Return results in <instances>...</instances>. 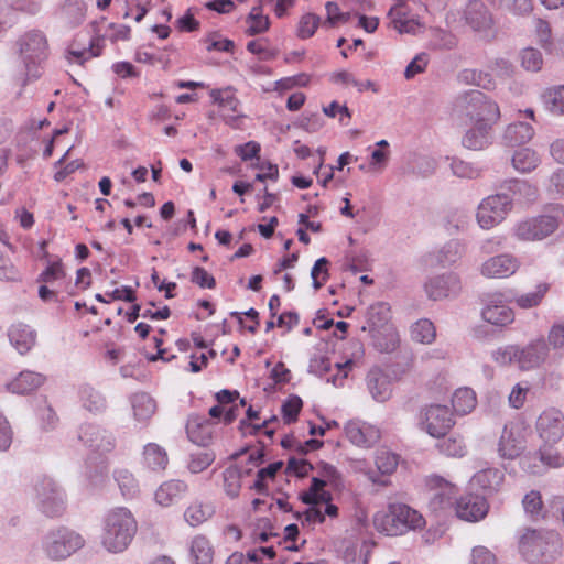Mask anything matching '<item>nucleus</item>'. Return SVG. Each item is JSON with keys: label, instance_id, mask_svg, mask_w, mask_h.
<instances>
[{"label": "nucleus", "instance_id": "3", "mask_svg": "<svg viewBox=\"0 0 564 564\" xmlns=\"http://www.w3.org/2000/svg\"><path fill=\"white\" fill-rule=\"evenodd\" d=\"M33 500L39 511L47 518L62 517L66 510L65 490L46 475L34 479Z\"/></svg>", "mask_w": 564, "mask_h": 564}, {"label": "nucleus", "instance_id": "64", "mask_svg": "<svg viewBox=\"0 0 564 564\" xmlns=\"http://www.w3.org/2000/svg\"><path fill=\"white\" fill-rule=\"evenodd\" d=\"M547 346L553 349L564 347V321L554 323L547 333Z\"/></svg>", "mask_w": 564, "mask_h": 564}, {"label": "nucleus", "instance_id": "58", "mask_svg": "<svg viewBox=\"0 0 564 564\" xmlns=\"http://www.w3.org/2000/svg\"><path fill=\"white\" fill-rule=\"evenodd\" d=\"M523 508L533 519L543 517V501L539 491L531 490L522 500Z\"/></svg>", "mask_w": 564, "mask_h": 564}, {"label": "nucleus", "instance_id": "5", "mask_svg": "<svg viewBox=\"0 0 564 564\" xmlns=\"http://www.w3.org/2000/svg\"><path fill=\"white\" fill-rule=\"evenodd\" d=\"M457 104L474 123H490L494 127L499 118V106L482 91L471 89L458 97Z\"/></svg>", "mask_w": 564, "mask_h": 564}, {"label": "nucleus", "instance_id": "50", "mask_svg": "<svg viewBox=\"0 0 564 564\" xmlns=\"http://www.w3.org/2000/svg\"><path fill=\"white\" fill-rule=\"evenodd\" d=\"M113 477L123 497L133 498L138 494V484L130 471L119 469L115 471Z\"/></svg>", "mask_w": 564, "mask_h": 564}, {"label": "nucleus", "instance_id": "54", "mask_svg": "<svg viewBox=\"0 0 564 564\" xmlns=\"http://www.w3.org/2000/svg\"><path fill=\"white\" fill-rule=\"evenodd\" d=\"M520 58L521 66L525 70L533 73L541 70L543 65V57L539 50L533 47H527L521 51Z\"/></svg>", "mask_w": 564, "mask_h": 564}, {"label": "nucleus", "instance_id": "2", "mask_svg": "<svg viewBox=\"0 0 564 564\" xmlns=\"http://www.w3.org/2000/svg\"><path fill=\"white\" fill-rule=\"evenodd\" d=\"M423 523V517L403 503H390L386 513L375 517L377 529L390 536L402 535L410 530L421 528Z\"/></svg>", "mask_w": 564, "mask_h": 564}, {"label": "nucleus", "instance_id": "63", "mask_svg": "<svg viewBox=\"0 0 564 564\" xmlns=\"http://www.w3.org/2000/svg\"><path fill=\"white\" fill-rule=\"evenodd\" d=\"M470 564H498L496 554L486 546L477 545L473 547L470 554Z\"/></svg>", "mask_w": 564, "mask_h": 564}, {"label": "nucleus", "instance_id": "4", "mask_svg": "<svg viewBox=\"0 0 564 564\" xmlns=\"http://www.w3.org/2000/svg\"><path fill=\"white\" fill-rule=\"evenodd\" d=\"M20 57L25 67L28 79H37L41 76L40 65L47 57V40L37 30L24 33L18 41Z\"/></svg>", "mask_w": 564, "mask_h": 564}, {"label": "nucleus", "instance_id": "19", "mask_svg": "<svg viewBox=\"0 0 564 564\" xmlns=\"http://www.w3.org/2000/svg\"><path fill=\"white\" fill-rule=\"evenodd\" d=\"M366 386L372 399L377 402H386L392 395L391 378L379 367H372L368 371Z\"/></svg>", "mask_w": 564, "mask_h": 564}, {"label": "nucleus", "instance_id": "15", "mask_svg": "<svg viewBox=\"0 0 564 564\" xmlns=\"http://www.w3.org/2000/svg\"><path fill=\"white\" fill-rule=\"evenodd\" d=\"M489 506L485 496L467 494L459 497L455 502L456 514L459 519L468 522H477L486 517Z\"/></svg>", "mask_w": 564, "mask_h": 564}, {"label": "nucleus", "instance_id": "46", "mask_svg": "<svg viewBox=\"0 0 564 564\" xmlns=\"http://www.w3.org/2000/svg\"><path fill=\"white\" fill-rule=\"evenodd\" d=\"M86 13L84 0H65L62 7V14L72 25H78Z\"/></svg>", "mask_w": 564, "mask_h": 564}, {"label": "nucleus", "instance_id": "56", "mask_svg": "<svg viewBox=\"0 0 564 564\" xmlns=\"http://www.w3.org/2000/svg\"><path fill=\"white\" fill-rule=\"evenodd\" d=\"M282 468V460H276L264 468H260L257 471V477L250 488L256 489L258 492H262L265 488V481L273 479L278 470Z\"/></svg>", "mask_w": 564, "mask_h": 564}, {"label": "nucleus", "instance_id": "31", "mask_svg": "<svg viewBox=\"0 0 564 564\" xmlns=\"http://www.w3.org/2000/svg\"><path fill=\"white\" fill-rule=\"evenodd\" d=\"M142 463L153 471L164 470L169 464L167 453L159 444L148 443L143 447Z\"/></svg>", "mask_w": 564, "mask_h": 564}, {"label": "nucleus", "instance_id": "17", "mask_svg": "<svg viewBox=\"0 0 564 564\" xmlns=\"http://www.w3.org/2000/svg\"><path fill=\"white\" fill-rule=\"evenodd\" d=\"M520 267V261L512 254L502 253L485 261L481 265V274L486 278L503 279L514 274Z\"/></svg>", "mask_w": 564, "mask_h": 564}, {"label": "nucleus", "instance_id": "9", "mask_svg": "<svg viewBox=\"0 0 564 564\" xmlns=\"http://www.w3.org/2000/svg\"><path fill=\"white\" fill-rule=\"evenodd\" d=\"M512 209V199L507 194L490 195L478 206L477 221L484 229H490L500 224Z\"/></svg>", "mask_w": 564, "mask_h": 564}, {"label": "nucleus", "instance_id": "60", "mask_svg": "<svg viewBox=\"0 0 564 564\" xmlns=\"http://www.w3.org/2000/svg\"><path fill=\"white\" fill-rule=\"evenodd\" d=\"M215 460V454L212 452H198L191 455L188 469L193 474H198L208 468Z\"/></svg>", "mask_w": 564, "mask_h": 564}, {"label": "nucleus", "instance_id": "12", "mask_svg": "<svg viewBox=\"0 0 564 564\" xmlns=\"http://www.w3.org/2000/svg\"><path fill=\"white\" fill-rule=\"evenodd\" d=\"M535 427L544 443L555 444L564 436V415L557 409H547L539 415Z\"/></svg>", "mask_w": 564, "mask_h": 564}, {"label": "nucleus", "instance_id": "23", "mask_svg": "<svg viewBox=\"0 0 564 564\" xmlns=\"http://www.w3.org/2000/svg\"><path fill=\"white\" fill-rule=\"evenodd\" d=\"M432 482L434 488L430 498V507L434 511L451 507L457 494V488L441 477H435Z\"/></svg>", "mask_w": 564, "mask_h": 564}, {"label": "nucleus", "instance_id": "36", "mask_svg": "<svg viewBox=\"0 0 564 564\" xmlns=\"http://www.w3.org/2000/svg\"><path fill=\"white\" fill-rule=\"evenodd\" d=\"M390 317L389 304L386 302H377L367 310V327L370 332L378 330L389 322Z\"/></svg>", "mask_w": 564, "mask_h": 564}, {"label": "nucleus", "instance_id": "22", "mask_svg": "<svg viewBox=\"0 0 564 564\" xmlns=\"http://www.w3.org/2000/svg\"><path fill=\"white\" fill-rule=\"evenodd\" d=\"M492 128L490 123H474L462 138V145L468 150L480 151L492 143Z\"/></svg>", "mask_w": 564, "mask_h": 564}, {"label": "nucleus", "instance_id": "55", "mask_svg": "<svg viewBox=\"0 0 564 564\" xmlns=\"http://www.w3.org/2000/svg\"><path fill=\"white\" fill-rule=\"evenodd\" d=\"M449 166L453 174L460 178L471 180L480 175V170L477 166L458 158H452Z\"/></svg>", "mask_w": 564, "mask_h": 564}, {"label": "nucleus", "instance_id": "42", "mask_svg": "<svg viewBox=\"0 0 564 564\" xmlns=\"http://www.w3.org/2000/svg\"><path fill=\"white\" fill-rule=\"evenodd\" d=\"M549 290L550 284L546 282H541L535 286L533 292L516 295L513 299H510V301H513L520 308L527 310L536 307L542 303V300Z\"/></svg>", "mask_w": 564, "mask_h": 564}, {"label": "nucleus", "instance_id": "38", "mask_svg": "<svg viewBox=\"0 0 564 564\" xmlns=\"http://www.w3.org/2000/svg\"><path fill=\"white\" fill-rule=\"evenodd\" d=\"M131 405L134 419L139 422H147L155 412V402L145 392L135 393L131 398Z\"/></svg>", "mask_w": 564, "mask_h": 564}, {"label": "nucleus", "instance_id": "48", "mask_svg": "<svg viewBox=\"0 0 564 564\" xmlns=\"http://www.w3.org/2000/svg\"><path fill=\"white\" fill-rule=\"evenodd\" d=\"M399 455L388 449H379L376 454V466L381 475H391L399 465Z\"/></svg>", "mask_w": 564, "mask_h": 564}, {"label": "nucleus", "instance_id": "13", "mask_svg": "<svg viewBox=\"0 0 564 564\" xmlns=\"http://www.w3.org/2000/svg\"><path fill=\"white\" fill-rule=\"evenodd\" d=\"M564 464V458L553 447V444L542 445L534 453H530L522 458V466L531 474H541L549 467H561Z\"/></svg>", "mask_w": 564, "mask_h": 564}, {"label": "nucleus", "instance_id": "24", "mask_svg": "<svg viewBox=\"0 0 564 564\" xmlns=\"http://www.w3.org/2000/svg\"><path fill=\"white\" fill-rule=\"evenodd\" d=\"M522 448L523 442L517 426L506 424L498 443L499 455L507 459H513L520 455Z\"/></svg>", "mask_w": 564, "mask_h": 564}, {"label": "nucleus", "instance_id": "43", "mask_svg": "<svg viewBox=\"0 0 564 564\" xmlns=\"http://www.w3.org/2000/svg\"><path fill=\"white\" fill-rule=\"evenodd\" d=\"M215 513V509L209 503L194 502L184 512L186 522L192 527H197L207 521Z\"/></svg>", "mask_w": 564, "mask_h": 564}, {"label": "nucleus", "instance_id": "20", "mask_svg": "<svg viewBox=\"0 0 564 564\" xmlns=\"http://www.w3.org/2000/svg\"><path fill=\"white\" fill-rule=\"evenodd\" d=\"M215 431L216 424L206 416L193 415L186 424V433L189 441L203 447L212 443Z\"/></svg>", "mask_w": 564, "mask_h": 564}, {"label": "nucleus", "instance_id": "29", "mask_svg": "<svg viewBox=\"0 0 564 564\" xmlns=\"http://www.w3.org/2000/svg\"><path fill=\"white\" fill-rule=\"evenodd\" d=\"M505 475L497 468H486L479 470L471 478V485L482 490L485 495L497 492L502 485Z\"/></svg>", "mask_w": 564, "mask_h": 564}, {"label": "nucleus", "instance_id": "7", "mask_svg": "<svg viewBox=\"0 0 564 564\" xmlns=\"http://www.w3.org/2000/svg\"><path fill=\"white\" fill-rule=\"evenodd\" d=\"M558 226L560 210H556V214L539 215L517 223L513 235L521 241H538L551 236Z\"/></svg>", "mask_w": 564, "mask_h": 564}, {"label": "nucleus", "instance_id": "61", "mask_svg": "<svg viewBox=\"0 0 564 564\" xmlns=\"http://www.w3.org/2000/svg\"><path fill=\"white\" fill-rule=\"evenodd\" d=\"M205 43H207V51H219L231 53L235 48L234 41L229 39H223L218 32H212L206 39Z\"/></svg>", "mask_w": 564, "mask_h": 564}, {"label": "nucleus", "instance_id": "57", "mask_svg": "<svg viewBox=\"0 0 564 564\" xmlns=\"http://www.w3.org/2000/svg\"><path fill=\"white\" fill-rule=\"evenodd\" d=\"M329 260L325 257L317 259L311 270L312 285L315 290H319L327 281Z\"/></svg>", "mask_w": 564, "mask_h": 564}, {"label": "nucleus", "instance_id": "1", "mask_svg": "<svg viewBox=\"0 0 564 564\" xmlns=\"http://www.w3.org/2000/svg\"><path fill=\"white\" fill-rule=\"evenodd\" d=\"M137 521L127 508L111 510L104 520L101 543L110 553L128 549L137 533Z\"/></svg>", "mask_w": 564, "mask_h": 564}, {"label": "nucleus", "instance_id": "11", "mask_svg": "<svg viewBox=\"0 0 564 564\" xmlns=\"http://www.w3.org/2000/svg\"><path fill=\"white\" fill-rule=\"evenodd\" d=\"M78 437L85 446L100 454L110 453L116 447L113 434L97 424L88 423L82 425Z\"/></svg>", "mask_w": 564, "mask_h": 564}, {"label": "nucleus", "instance_id": "52", "mask_svg": "<svg viewBox=\"0 0 564 564\" xmlns=\"http://www.w3.org/2000/svg\"><path fill=\"white\" fill-rule=\"evenodd\" d=\"M440 453L448 457H463L466 454V446L460 437H448L436 444Z\"/></svg>", "mask_w": 564, "mask_h": 564}, {"label": "nucleus", "instance_id": "14", "mask_svg": "<svg viewBox=\"0 0 564 564\" xmlns=\"http://www.w3.org/2000/svg\"><path fill=\"white\" fill-rule=\"evenodd\" d=\"M424 289L431 300L437 301L456 296L462 290V283L456 273L448 272L429 279Z\"/></svg>", "mask_w": 564, "mask_h": 564}, {"label": "nucleus", "instance_id": "18", "mask_svg": "<svg viewBox=\"0 0 564 564\" xmlns=\"http://www.w3.org/2000/svg\"><path fill=\"white\" fill-rule=\"evenodd\" d=\"M465 22L478 33H488L494 26L492 14L480 0H471L464 11Z\"/></svg>", "mask_w": 564, "mask_h": 564}, {"label": "nucleus", "instance_id": "16", "mask_svg": "<svg viewBox=\"0 0 564 564\" xmlns=\"http://www.w3.org/2000/svg\"><path fill=\"white\" fill-rule=\"evenodd\" d=\"M549 350L544 338L532 340L524 347L518 346L517 366L521 370L535 369L546 360Z\"/></svg>", "mask_w": 564, "mask_h": 564}, {"label": "nucleus", "instance_id": "37", "mask_svg": "<svg viewBox=\"0 0 564 564\" xmlns=\"http://www.w3.org/2000/svg\"><path fill=\"white\" fill-rule=\"evenodd\" d=\"M512 166L520 173H529L540 163L538 153L530 148H521L514 151L511 159Z\"/></svg>", "mask_w": 564, "mask_h": 564}, {"label": "nucleus", "instance_id": "53", "mask_svg": "<svg viewBox=\"0 0 564 564\" xmlns=\"http://www.w3.org/2000/svg\"><path fill=\"white\" fill-rule=\"evenodd\" d=\"M323 446V442L316 438H310L305 442L296 440L293 435L284 434V449H295L301 454L318 449Z\"/></svg>", "mask_w": 564, "mask_h": 564}, {"label": "nucleus", "instance_id": "6", "mask_svg": "<svg viewBox=\"0 0 564 564\" xmlns=\"http://www.w3.org/2000/svg\"><path fill=\"white\" fill-rule=\"evenodd\" d=\"M84 539L75 531L61 527L50 531L42 540V549L54 561L65 560L84 546Z\"/></svg>", "mask_w": 564, "mask_h": 564}, {"label": "nucleus", "instance_id": "21", "mask_svg": "<svg viewBox=\"0 0 564 564\" xmlns=\"http://www.w3.org/2000/svg\"><path fill=\"white\" fill-rule=\"evenodd\" d=\"M500 297L501 295H492L488 297L486 305L481 311V316L489 324L506 326L513 321L514 315L512 310L503 304V301Z\"/></svg>", "mask_w": 564, "mask_h": 564}, {"label": "nucleus", "instance_id": "62", "mask_svg": "<svg viewBox=\"0 0 564 564\" xmlns=\"http://www.w3.org/2000/svg\"><path fill=\"white\" fill-rule=\"evenodd\" d=\"M18 18V11L14 3L10 4L7 0H0V33L11 28Z\"/></svg>", "mask_w": 564, "mask_h": 564}, {"label": "nucleus", "instance_id": "40", "mask_svg": "<svg viewBox=\"0 0 564 564\" xmlns=\"http://www.w3.org/2000/svg\"><path fill=\"white\" fill-rule=\"evenodd\" d=\"M476 404V394L469 388H459L453 394L452 405L456 414H468L475 409Z\"/></svg>", "mask_w": 564, "mask_h": 564}, {"label": "nucleus", "instance_id": "8", "mask_svg": "<svg viewBox=\"0 0 564 564\" xmlns=\"http://www.w3.org/2000/svg\"><path fill=\"white\" fill-rule=\"evenodd\" d=\"M326 486L340 490L344 488V480L335 466L322 462L318 467V475L312 478L311 487L304 501L306 503H317L332 500V494L325 490Z\"/></svg>", "mask_w": 564, "mask_h": 564}, {"label": "nucleus", "instance_id": "25", "mask_svg": "<svg viewBox=\"0 0 564 564\" xmlns=\"http://www.w3.org/2000/svg\"><path fill=\"white\" fill-rule=\"evenodd\" d=\"M10 344L24 355L32 349L36 341V332L23 323L12 324L8 329Z\"/></svg>", "mask_w": 564, "mask_h": 564}, {"label": "nucleus", "instance_id": "51", "mask_svg": "<svg viewBox=\"0 0 564 564\" xmlns=\"http://www.w3.org/2000/svg\"><path fill=\"white\" fill-rule=\"evenodd\" d=\"M413 340L422 344H430L435 338V327L429 319H420L411 327Z\"/></svg>", "mask_w": 564, "mask_h": 564}, {"label": "nucleus", "instance_id": "30", "mask_svg": "<svg viewBox=\"0 0 564 564\" xmlns=\"http://www.w3.org/2000/svg\"><path fill=\"white\" fill-rule=\"evenodd\" d=\"M187 491V485L183 480H169L163 482L155 491V501L164 507L180 501Z\"/></svg>", "mask_w": 564, "mask_h": 564}, {"label": "nucleus", "instance_id": "39", "mask_svg": "<svg viewBox=\"0 0 564 564\" xmlns=\"http://www.w3.org/2000/svg\"><path fill=\"white\" fill-rule=\"evenodd\" d=\"M214 551L210 542L202 535L195 536L191 543L192 564H210Z\"/></svg>", "mask_w": 564, "mask_h": 564}, {"label": "nucleus", "instance_id": "27", "mask_svg": "<svg viewBox=\"0 0 564 564\" xmlns=\"http://www.w3.org/2000/svg\"><path fill=\"white\" fill-rule=\"evenodd\" d=\"M45 381V377L35 371H21L12 381L7 384L10 392L15 394H29L39 389Z\"/></svg>", "mask_w": 564, "mask_h": 564}, {"label": "nucleus", "instance_id": "59", "mask_svg": "<svg viewBox=\"0 0 564 564\" xmlns=\"http://www.w3.org/2000/svg\"><path fill=\"white\" fill-rule=\"evenodd\" d=\"M321 24V18L315 13L304 14L297 25V35L301 39H308L314 35Z\"/></svg>", "mask_w": 564, "mask_h": 564}, {"label": "nucleus", "instance_id": "26", "mask_svg": "<svg viewBox=\"0 0 564 564\" xmlns=\"http://www.w3.org/2000/svg\"><path fill=\"white\" fill-rule=\"evenodd\" d=\"M464 251V246L458 240L452 239L446 242L440 250L429 253L427 262L431 265H452L462 258Z\"/></svg>", "mask_w": 564, "mask_h": 564}, {"label": "nucleus", "instance_id": "47", "mask_svg": "<svg viewBox=\"0 0 564 564\" xmlns=\"http://www.w3.org/2000/svg\"><path fill=\"white\" fill-rule=\"evenodd\" d=\"M489 3L499 10L522 15L532 10V0H488Z\"/></svg>", "mask_w": 564, "mask_h": 564}, {"label": "nucleus", "instance_id": "49", "mask_svg": "<svg viewBox=\"0 0 564 564\" xmlns=\"http://www.w3.org/2000/svg\"><path fill=\"white\" fill-rule=\"evenodd\" d=\"M224 488L226 494L236 498L239 495L241 488V474L239 471L238 465H232L227 467L224 473Z\"/></svg>", "mask_w": 564, "mask_h": 564}, {"label": "nucleus", "instance_id": "33", "mask_svg": "<svg viewBox=\"0 0 564 564\" xmlns=\"http://www.w3.org/2000/svg\"><path fill=\"white\" fill-rule=\"evenodd\" d=\"M534 135L530 123L518 121L510 123L503 133V140L510 145H520L529 142Z\"/></svg>", "mask_w": 564, "mask_h": 564}, {"label": "nucleus", "instance_id": "41", "mask_svg": "<svg viewBox=\"0 0 564 564\" xmlns=\"http://www.w3.org/2000/svg\"><path fill=\"white\" fill-rule=\"evenodd\" d=\"M542 102L552 115H564V85L547 88L542 94Z\"/></svg>", "mask_w": 564, "mask_h": 564}, {"label": "nucleus", "instance_id": "45", "mask_svg": "<svg viewBox=\"0 0 564 564\" xmlns=\"http://www.w3.org/2000/svg\"><path fill=\"white\" fill-rule=\"evenodd\" d=\"M246 33L250 36L264 32L269 28V18L262 14L261 6L253 7L246 19Z\"/></svg>", "mask_w": 564, "mask_h": 564}, {"label": "nucleus", "instance_id": "34", "mask_svg": "<svg viewBox=\"0 0 564 564\" xmlns=\"http://www.w3.org/2000/svg\"><path fill=\"white\" fill-rule=\"evenodd\" d=\"M79 399L83 406L95 414L102 413L107 408L105 397L95 388L85 384L79 389Z\"/></svg>", "mask_w": 564, "mask_h": 564}, {"label": "nucleus", "instance_id": "10", "mask_svg": "<svg viewBox=\"0 0 564 564\" xmlns=\"http://www.w3.org/2000/svg\"><path fill=\"white\" fill-rule=\"evenodd\" d=\"M423 429L433 437H443L454 426L453 414L446 405L431 404L421 413Z\"/></svg>", "mask_w": 564, "mask_h": 564}, {"label": "nucleus", "instance_id": "35", "mask_svg": "<svg viewBox=\"0 0 564 564\" xmlns=\"http://www.w3.org/2000/svg\"><path fill=\"white\" fill-rule=\"evenodd\" d=\"M259 417L260 412L250 405L246 411V419L239 422V430L242 435H257L263 431L267 436H273L274 430L267 429L268 420H264L262 423H252L253 421L259 420Z\"/></svg>", "mask_w": 564, "mask_h": 564}, {"label": "nucleus", "instance_id": "32", "mask_svg": "<svg viewBox=\"0 0 564 564\" xmlns=\"http://www.w3.org/2000/svg\"><path fill=\"white\" fill-rule=\"evenodd\" d=\"M520 553L529 558H536L543 553V539L539 531L527 529L519 540Z\"/></svg>", "mask_w": 564, "mask_h": 564}, {"label": "nucleus", "instance_id": "44", "mask_svg": "<svg viewBox=\"0 0 564 564\" xmlns=\"http://www.w3.org/2000/svg\"><path fill=\"white\" fill-rule=\"evenodd\" d=\"M102 40H100V39H96V40L93 39L90 41L88 48H85V47L84 48H75L74 45H70L67 48L66 58L70 63H77L79 65H83L87 59H89L91 57H96L100 54L101 48L99 46V43Z\"/></svg>", "mask_w": 564, "mask_h": 564}, {"label": "nucleus", "instance_id": "28", "mask_svg": "<svg viewBox=\"0 0 564 564\" xmlns=\"http://www.w3.org/2000/svg\"><path fill=\"white\" fill-rule=\"evenodd\" d=\"M345 433L352 444L362 447L372 446L379 438V432L372 426L354 421L346 424Z\"/></svg>", "mask_w": 564, "mask_h": 564}]
</instances>
